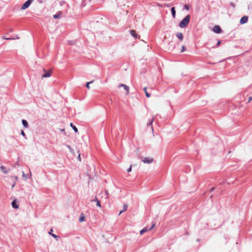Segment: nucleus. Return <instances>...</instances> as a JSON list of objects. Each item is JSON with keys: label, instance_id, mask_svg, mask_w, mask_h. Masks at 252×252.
Here are the masks:
<instances>
[{"label": "nucleus", "instance_id": "nucleus-8", "mask_svg": "<svg viewBox=\"0 0 252 252\" xmlns=\"http://www.w3.org/2000/svg\"><path fill=\"white\" fill-rule=\"evenodd\" d=\"M177 37L182 41L183 39V35L181 32H177L176 34Z\"/></svg>", "mask_w": 252, "mask_h": 252}, {"label": "nucleus", "instance_id": "nucleus-15", "mask_svg": "<svg viewBox=\"0 0 252 252\" xmlns=\"http://www.w3.org/2000/svg\"><path fill=\"white\" fill-rule=\"evenodd\" d=\"M22 123L25 127H28V122H27V121H26L25 120H22Z\"/></svg>", "mask_w": 252, "mask_h": 252}, {"label": "nucleus", "instance_id": "nucleus-10", "mask_svg": "<svg viewBox=\"0 0 252 252\" xmlns=\"http://www.w3.org/2000/svg\"><path fill=\"white\" fill-rule=\"evenodd\" d=\"M12 206L13 208H15V209H18L19 208V206L17 204L15 200H13L12 201Z\"/></svg>", "mask_w": 252, "mask_h": 252}, {"label": "nucleus", "instance_id": "nucleus-21", "mask_svg": "<svg viewBox=\"0 0 252 252\" xmlns=\"http://www.w3.org/2000/svg\"><path fill=\"white\" fill-rule=\"evenodd\" d=\"M154 118H153L152 119L150 120L149 121V122L147 123V126H151L153 124V122L154 121Z\"/></svg>", "mask_w": 252, "mask_h": 252}, {"label": "nucleus", "instance_id": "nucleus-42", "mask_svg": "<svg viewBox=\"0 0 252 252\" xmlns=\"http://www.w3.org/2000/svg\"><path fill=\"white\" fill-rule=\"evenodd\" d=\"M214 189H215V188H212L211 189V191H213Z\"/></svg>", "mask_w": 252, "mask_h": 252}, {"label": "nucleus", "instance_id": "nucleus-18", "mask_svg": "<svg viewBox=\"0 0 252 252\" xmlns=\"http://www.w3.org/2000/svg\"><path fill=\"white\" fill-rule=\"evenodd\" d=\"M148 228H147L146 227H144L143 228L142 230H140V234H143L144 233L147 232L148 231Z\"/></svg>", "mask_w": 252, "mask_h": 252}, {"label": "nucleus", "instance_id": "nucleus-25", "mask_svg": "<svg viewBox=\"0 0 252 252\" xmlns=\"http://www.w3.org/2000/svg\"><path fill=\"white\" fill-rule=\"evenodd\" d=\"M184 8L187 10H189V6L187 4H185L184 6Z\"/></svg>", "mask_w": 252, "mask_h": 252}, {"label": "nucleus", "instance_id": "nucleus-39", "mask_svg": "<svg viewBox=\"0 0 252 252\" xmlns=\"http://www.w3.org/2000/svg\"><path fill=\"white\" fill-rule=\"evenodd\" d=\"M15 184H16V183L15 182V183H14V184L12 185V189L15 187Z\"/></svg>", "mask_w": 252, "mask_h": 252}, {"label": "nucleus", "instance_id": "nucleus-35", "mask_svg": "<svg viewBox=\"0 0 252 252\" xmlns=\"http://www.w3.org/2000/svg\"><path fill=\"white\" fill-rule=\"evenodd\" d=\"M78 159L79 160V161H81V158H80V155L79 154L78 156Z\"/></svg>", "mask_w": 252, "mask_h": 252}, {"label": "nucleus", "instance_id": "nucleus-44", "mask_svg": "<svg viewBox=\"0 0 252 252\" xmlns=\"http://www.w3.org/2000/svg\"><path fill=\"white\" fill-rule=\"evenodd\" d=\"M16 165L19 166V164L18 163H17Z\"/></svg>", "mask_w": 252, "mask_h": 252}, {"label": "nucleus", "instance_id": "nucleus-4", "mask_svg": "<svg viewBox=\"0 0 252 252\" xmlns=\"http://www.w3.org/2000/svg\"><path fill=\"white\" fill-rule=\"evenodd\" d=\"M248 17L247 16H244L242 17L240 21V23L241 24H244L248 22Z\"/></svg>", "mask_w": 252, "mask_h": 252}, {"label": "nucleus", "instance_id": "nucleus-29", "mask_svg": "<svg viewBox=\"0 0 252 252\" xmlns=\"http://www.w3.org/2000/svg\"><path fill=\"white\" fill-rule=\"evenodd\" d=\"M155 223H153L152 226H151V227L149 228V230H152L153 228H154L155 227Z\"/></svg>", "mask_w": 252, "mask_h": 252}, {"label": "nucleus", "instance_id": "nucleus-20", "mask_svg": "<svg viewBox=\"0 0 252 252\" xmlns=\"http://www.w3.org/2000/svg\"><path fill=\"white\" fill-rule=\"evenodd\" d=\"M22 177L24 180H27L28 179V175L27 174H25L24 172H22Z\"/></svg>", "mask_w": 252, "mask_h": 252}, {"label": "nucleus", "instance_id": "nucleus-5", "mask_svg": "<svg viewBox=\"0 0 252 252\" xmlns=\"http://www.w3.org/2000/svg\"><path fill=\"white\" fill-rule=\"evenodd\" d=\"M213 31L216 33H220L221 32V30L220 26H215L213 28Z\"/></svg>", "mask_w": 252, "mask_h": 252}, {"label": "nucleus", "instance_id": "nucleus-2", "mask_svg": "<svg viewBox=\"0 0 252 252\" xmlns=\"http://www.w3.org/2000/svg\"><path fill=\"white\" fill-rule=\"evenodd\" d=\"M33 1V0H28L27 1H26L22 6L21 9L25 10L28 8Z\"/></svg>", "mask_w": 252, "mask_h": 252}, {"label": "nucleus", "instance_id": "nucleus-26", "mask_svg": "<svg viewBox=\"0 0 252 252\" xmlns=\"http://www.w3.org/2000/svg\"><path fill=\"white\" fill-rule=\"evenodd\" d=\"M96 206L99 207H101L100 203L99 200H97V201H96Z\"/></svg>", "mask_w": 252, "mask_h": 252}, {"label": "nucleus", "instance_id": "nucleus-37", "mask_svg": "<svg viewBox=\"0 0 252 252\" xmlns=\"http://www.w3.org/2000/svg\"><path fill=\"white\" fill-rule=\"evenodd\" d=\"M220 43V41H218L217 44V46H218Z\"/></svg>", "mask_w": 252, "mask_h": 252}, {"label": "nucleus", "instance_id": "nucleus-6", "mask_svg": "<svg viewBox=\"0 0 252 252\" xmlns=\"http://www.w3.org/2000/svg\"><path fill=\"white\" fill-rule=\"evenodd\" d=\"M0 170H1V171L4 173V174H7L9 172V171H10V169L9 168H8V169H6L5 168V166H3V165H1L0 167Z\"/></svg>", "mask_w": 252, "mask_h": 252}, {"label": "nucleus", "instance_id": "nucleus-41", "mask_svg": "<svg viewBox=\"0 0 252 252\" xmlns=\"http://www.w3.org/2000/svg\"><path fill=\"white\" fill-rule=\"evenodd\" d=\"M14 178L16 180H17V179H18V177H17V176H14Z\"/></svg>", "mask_w": 252, "mask_h": 252}, {"label": "nucleus", "instance_id": "nucleus-7", "mask_svg": "<svg viewBox=\"0 0 252 252\" xmlns=\"http://www.w3.org/2000/svg\"><path fill=\"white\" fill-rule=\"evenodd\" d=\"M53 231V229H51L50 231L49 232V234L51 235L52 236H53L54 238H55L57 241H58L60 239V237L58 235H55L54 234H53L52 232Z\"/></svg>", "mask_w": 252, "mask_h": 252}, {"label": "nucleus", "instance_id": "nucleus-24", "mask_svg": "<svg viewBox=\"0 0 252 252\" xmlns=\"http://www.w3.org/2000/svg\"><path fill=\"white\" fill-rule=\"evenodd\" d=\"M2 38L3 39H5V40H13V39H15V38H9V37L7 38V37H6L5 36H3Z\"/></svg>", "mask_w": 252, "mask_h": 252}, {"label": "nucleus", "instance_id": "nucleus-36", "mask_svg": "<svg viewBox=\"0 0 252 252\" xmlns=\"http://www.w3.org/2000/svg\"><path fill=\"white\" fill-rule=\"evenodd\" d=\"M98 200L97 198L95 197L94 199L92 200V201H97Z\"/></svg>", "mask_w": 252, "mask_h": 252}, {"label": "nucleus", "instance_id": "nucleus-19", "mask_svg": "<svg viewBox=\"0 0 252 252\" xmlns=\"http://www.w3.org/2000/svg\"><path fill=\"white\" fill-rule=\"evenodd\" d=\"M70 126L73 128V129L74 130V131L75 132H78V129L77 128V127L74 126L72 123H71L70 124Z\"/></svg>", "mask_w": 252, "mask_h": 252}, {"label": "nucleus", "instance_id": "nucleus-11", "mask_svg": "<svg viewBox=\"0 0 252 252\" xmlns=\"http://www.w3.org/2000/svg\"><path fill=\"white\" fill-rule=\"evenodd\" d=\"M171 11L173 18H175L176 16V11L175 8L174 7H172Z\"/></svg>", "mask_w": 252, "mask_h": 252}, {"label": "nucleus", "instance_id": "nucleus-22", "mask_svg": "<svg viewBox=\"0 0 252 252\" xmlns=\"http://www.w3.org/2000/svg\"><path fill=\"white\" fill-rule=\"evenodd\" d=\"M93 81H90V82H87L86 84V87L87 89H90V84H92L93 83Z\"/></svg>", "mask_w": 252, "mask_h": 252}, {"label": "nucleus", "instance_id": "nucleus-43", "mask_svg": "<svg viewBox=\"0 0 252 252\" xmlns=\"http://www.w3.org/2000/svg\"><path fill=\"white\" fill-rule=\"evenodd\" d=\"M30 176H32V173H31V171L30 172Z\"/></svg>", "mask_w": 252, "mask_h": 252}, {"label": "nucleus", "instance_id": "nucleus-17", "mask_svg": "<svg viewBox=\"0 0 252 252\" xmlns=\"http://www.w3.org/2000/svg\"><path fill=\"white\" fill-rule=\"evenodd\" d=\"M85 220V217L83 214H81L79 218L80 222H83Z\"/></svg>", "mask_w": 252, "mask_h": 252}, {"label": "nucleus", "instance_id": "nucleus-12", "mask_svg": "<svg viewBox=\"0 0 252 252\" xmlns=\"http://www.w3.org/2000/svg\"><path fill=\"white\" fill-rule=\"evenodd\" d=\"M127 209V204H124L123 205V210L121 211L119 213V215H120L123 212H125L126 211Z\"/></svg>", "mask_w": 252, "mask_h": 252}, {"label": "nucleus", "instance_id": "nucleus-31", "mask_svg": "<svg viewBox=\"0 0 252 252\" xmlns=\"http://www.w3.org/2000/svg\"><path fill=\"white\" fill-rule=\"evenodd\" d=\"M21 134L23 136H25V132H24L23 130H21Z\"/></svg>", "mask_w": 252, "mask_h": 252}, {"label": "nucleus", "instance_id": "nucleus-9", "mask_svg": "<svg viewBox=\"0 0 252 252\" xmlns=\"http://www.w3.org/2000/svg\"><path fill=\"white\" fill-rule=\"evenodd\" d=\"M130 34L133 36L134 38H137L138 37V35L137 33H136L135 31L134 30H131L130 31Z\"/></svg>", "mask_w": 252, "mask_h": 252}, {"label": "nucleus", "instance_id": "nucleus-27", "mask_svg": "<svg viewBox=\"0 0 252 252\" xmlns=\"http://www.w3.org/2000/svg\"><path fill=\"white\" fill-rule=\"evenodd\" d=\"M131 168H132V165H131L130 166V167H129L127 169V172H131Z\"/></svg>", "mask_w": 252, "mask_h": 252}, {"label": "nucleus", "instance_id": "nucleus-33", "mask_svg": "<svg viewBox=\"0 0 252 252\" xmlns=\"http://www.w3.org/2000/svg\"><path fill=\"white\" fill-rule=\"evenodd\" d=\"M251 100H252V97H249L248 99V102H250Z\"/></svg>", "mask_w": 252, "mask_h": 252}, {"label": "nucleus", "instance_id": "nucleus-13", "mask_svg": "<svg viewBox=\"0 0 252 252\" xmlns=\"http://www.w3.org/2000/svg\"><path fill=\"white\" fill-rule=\"evenodd\" d=\"M62 12L61 11L58 12L56 14L53 15L54 19H58L61 17Z\"/></svg>", "mask_w": 252, "mask_h": 252}, {"label": "nucleus", "instance_id": "nucleus-1", "mask_svg": "<svg viewBox=\"0 0 252 252\" xmlns=\"http://www.w3.org/2000/svg\"><path fill=\"white\" fill-rule=\"evenodd\" d=\"M190 16L189 15H187L180 23L179 26L181 28L186 27L190 21Z\"/></svg>", "mask_w": 252, "mask_h": 252}, {"label": "nucleus", "instance_id": "nucleus-32", "mask_svg": "<svg viewBox=\"0 0 252 252\" xmlns=\"http://www.w3.org/2000/svg\"><path fill=\"white\" fill-rule=\"evenodd\" d=\"M67 147L70 150V152L72 151V149L69 145H67Z\"/></svg>", "mask_w": 252, "mask_h": 252}, {"label": "nucleus", "instance_id": "nucleus-16", "mask_svg": "<svg viewBox=\"0 0 252 252\" xmlns=\"http://www.w3.org/2000/svg\"><path fill=\"white\" fill-rule=\"evenodd\" d=\"M144 92L145 93L146 96L147 97H150L151 96V94H150L148 93V92L147 91V87H145L144 88Z\"/></svg>", "mask_w": 252, "mask_h": 252}, {"label": "nucleus", "instance_id": "nucleus-28", "mask_svg": "<svg viewBox=\"0 0 252 252\" xmlns=\"http://www.w3.org/2000/svg\"><path fill=\"white\" fill-rule=\"evenodd\" d=\"M185 51V46H182V50H181V52H183Z\"/></svg>", "mask_w": 252, "mask_h": 252}, {"label": "nucleus", "instance_id": "nucleus-34", "mask_svg": "<svg viewBox=\"0 0 252 252\" xmlns=\"http://www.w3.org/2000/svg\"><path fill=\"white\" fill-rule=\"evenodd\" d=\"M60 131H62V132H63L64 134H65L64 129H60Z\"/></svg>", "mask_w": 252, "mask_h": 252}, {"label": "nucleus", "instance_id": "nucleus-38", "mask_svg": "<svg viewBox=\"0 0 252 252\" xmlns=\"http://www.w3.org/2000/svg\"><path fill=\"white\" fill-rule=\"evenodd\" d=\"M165 6L167 7H169L170 6V4H165Z\"/></svg>", "mask_w": 252, "mask_h": 252}, {"label": "nucleus", "instance_id": "nucleus-23", "mask_svg": "<svg viewBox=\"0 0 252 252\" xmlns=\"http://www.w3.org/2000/svg\"><path fill=\"white\" fill-rule=\"evenodd\" d=\"M124 88V89L126 91V94H128V93H129V87H128V86H126V85Z\"/></svg>", "mask_w": 252, "mask_h": 252}, {"label": "nucleus", "instance_id": "nucleus-40", "mask_svg": "<svg viewBox=\"0 0 252 252\" xmlns=\"http://www.w3.org/2000/svg\"><path fill=\"white\" fill-rule=\"evenodd\" d=\"M13 38H15L14 39H19V37L17 35L16 36H15V37H14Z\"/></svg>", "mask_w": 252, "mask_h": 252}, {"label": "nucleus", "instance_id": "nucleus-14", "mask_svg": "<svg viewBox=\"0 0 252 252\" xmlns=\"http://www.w3.org/2000/svg\"><path fill=\"white\" fill-rule=\"evenodd\" d=\"M51 76L50 72H45L43 75V78L49 77Z\"/></svg>", "mask_w": 252, "mask_h": 252}, {"label": "nucleus", "instance_id": "nucleus-3", "mask_svg": "<svg viewBox=\"0 0 252 252\" xmlns=\"http://www.w3.org/2000/svg\"><path fill=\"white\" fill-rule=\"evenodd\" d=\"M141 159L144 163H147V164L151 163L153 161V158H148V157H145V158L142 157L141 158Z\"/></svg>", "mask_w": 252, "mask_h": 252}, {"label": "nucleus", "instance_id": "nucleus-30", "mask_svg": "<svg viewBox=\"0 0 252 252\" xmlns=\"http://www.w3.org/2000/svg\"><path fill=\"white\" fill-rule=\"evenodd\" d=\"M126 85H125V84H120V85H119V87H120H120H122L124 88V87H125V86Z\"/></svg>", "mask_w": 252, "mask_h": 252}]
</instances>
